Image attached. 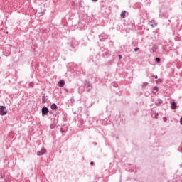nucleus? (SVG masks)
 Returning <instances> with one entry per match:
<instances>
[{"mask_svg":"<svg viewBox=\"0 0 182 182\" xmlns=\"http://www.w3.org/2000/svg\"><path fill=\"white\" fill-rule=\"evenodd\" d=\"M7 114H8V109H6V107L0 105V115L6 116Z\"/></svg>","mask_w":182,"mask_h":182,"instance_id":"nucleus-1","label":"nucleus"},{"mask_svg":"<svg viewBox=\"0 0 182 182\" xmlns=\"http://www.w3.org/2000/svg\"><path fill=\"white\" fill-rule=\"evenodd\" d=\"M49 110L48 109L47 107H43L42 108V114L43 116H45V114H48Z\"/></svg>","mask_w":182,"mask_h":182,"instance_id":"nucleus-2","label":"nucleus"},{"mask_svg":"<svg viewBox=\"0 0 182 182\" xmlns=\"http://www.w3.org/2000/svg\"><path fill=\"white\" fill-rule=\"evenodd\" d=\"M45 153H46V149H42L41 150V151H38V156H43V154H45Z\"/></svg>","mask_w":182,"mask_h":182,"instance_id":"nucleus-3","label":"nucleus"},{"mask_svg":"<svg viewBox=\"0 0 182 182\" xmlns=\"http://www.w3.org/2000/svg\"><path fill=\"white\" fill-rule=\"evenodd\" d=\"M58 86L59 87H63V86H65V81L64 80L59 81Z\"/></svg>","mask_w":182,"mask_h":182,"instance_id":"nucleus-4","label":"nucleus"},{"mask_svg":"<svg viewBox=\"0 0 182 182\" xmlns=\"http://www.w3.org/2000/svg\"><path fill=\"white\" fill-rule=\"evenodd\" d=\"M157 92H159V87H154L152 90V93H154V95H156V93H157Z\"/></svg>","mask_w":182,"mask_h":182,"instance_id":"nucleus-5","label":"nucleus"},{"mask_svg":"<svg viewBox=\"0 0 182 182\" xmlns=\"http://www.w3.org/2000/svg\"><path fill=\"white\" fill-rule=\"evenodd\" d=\"M177 107V105H176V102H172L171 103V109H173V110L176 109Z\"/></svg>","mask_w":182,"mask_h":182,"instance_id":"nucleus-6","label":"nucleus"},{"mask_svg":"<svg viewBox=\"0 0 182 182\" xmlns=\"http://www.w3.org/2000/svg\"><path fill=\"white\" fill-rule=\"evenodd\" d=\"M50 107L52 110H56V109H58V106L56 105V104H53Z\"/></svg>","mask_w":182,"mask_h":182,"instance_id":"nucleus-7","label":"nucleus"},{"mask_svg":"<svg viewBox=\"0 0 182 182\" xmlns=\"http://www.w3.org/2000/svg\"><path fill=\"white\" fill-rule=\"evenodd\" d=\"M157 49H158L157 46H154L152 47V52H156L157 50Z\"/></svg>","mask_w":182,"mask_h":182,"instance_id":"nucleus-8","label":"nucleus"},{"mask_svg":"<svg viewBox=\"0 0 182 182\" xmlns=\"http://www.w3.org/2000/svg\"><path fill=\"white\" fill-rule=\"evenodd\" d=\"M121 17L126 18V11H122L121 14Z\"/></svg>","mask_w":182,"mask_h":182,"instance_id":"nucleus-9","label":"nucleus"},{"mask_svg":"<svg viewBox=\"0 0 182 182\" xmlns=\"http://www.w3.org/2000/svg\"><path fill=\"white\" fill-rule=\"evenodd\" d=\"M156 60L158 63H160V58H156Z\"/></svg>","mask_w":182,"mask_h":182,"instance_id":"nucleus-10","label":"nucleus"},{"mask_svg":"<svg viewBox=\"0 0 182 182\" xmlns=\"http://www.w3.org/2000/svg\"><path fill=\"white\" fill-rule=\"evenodd\" d=\"M163 120H164V122H167V118L164 117V118H163Z\"/></svg>","mask_w":182,"mask_h":182,"instance_id":"nucleus-11","label":"nucleus"},{"mask_svg":"<svg viewBox=\"0 0 182 182\" xmlns=\"http://www.w3.org/2000/svg\"><path fill=\"white\" fill-rule=\"evenodd\" d=\"M137 50H139V48H136L134 49V51H135V52H137Z\"/></svg>","mask_w":182,"mask_h":182,"instance_id":"nucleus-12","label":"nucleus"},{"mask_svg":"<svg viewBox=\"0 0 182 182\" xmlns=\"http://www.w3.org/2000/svg\"><path fill=\"white\" fill-rule=\"evenodd\" d=\"M119 59H122V58H123V57L122 56V55H119Z\"/></svg>","mask_w":182,"mask_h":182,"instance_id":"nucleus-13","label":"nucleus"},{"mask_svg":"<svg viewBox=\"0 0 182 182\" xmlns=\"http://www.w3.org/2000/svg\"><path fill=\"white\" fill-rule=\"evenodd\" d=\"M180 123H181V124H182V118H181V119H180Z\"/></svg>","mask_w":182,"mask_h":182,"instance_id":"nucleus-14","label":"nucleus"},{"mask_svg":"<svg viewBox=\"0 0 182 182\" xmlns=\"http://www.w3.org/2000/svg\"><path fill=\"white\" fill-rule=\"evenodd\" d=\"M158 77H158L157 75L155 76V79H158Z\"/></svg>","mask_w":182,"mask_h":182,"instance_id":"nucleus-15","label":"nucleus"},{"mask_svg":"<svg viewBox=\"0 0 182 182\" xmlns=\"http://www.w3.org/2000/svg\"><path fill=\"white\" fill-rule=\"evenodd\" d=\"M90 164H91V166H93L94 163H93V162H91Z\"/></svg>","mask_w":182,"mask_h":182,"instance_id":"nucleus-16","label":"nucleus"},{"mask_svg":"<svg viewBox=\"0 0 182 182\" xmlns=\"http://www.w3.org/2000/svg\"><path fill=\"white\" fill-rule=\"evenodd\" d=\"M93 1V2H96L97 0H92Z\"/></svg>","mask_w":182,"mask_h":182,"instance_id":"nucleus-17","label":"nucleus"}]
</instances>
